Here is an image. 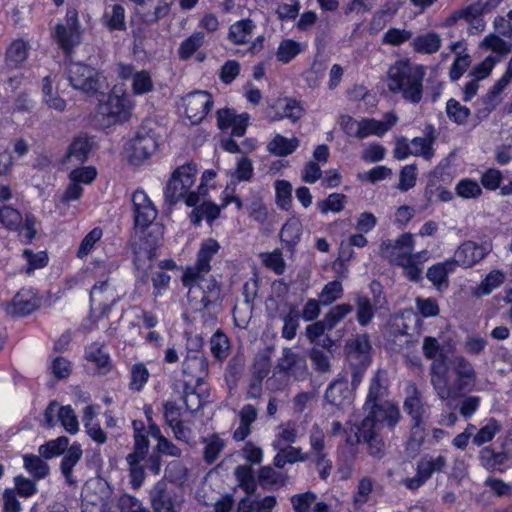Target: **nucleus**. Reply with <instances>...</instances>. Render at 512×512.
I'll return each mask as SVG.
<instances>
[{
    "mask_svg": "<svg viewBox=\"0 0 512 512\" xmlns=\"http://www.w3.org/2000/svg\"><path fill=\"white\" fill-rule=\"evenodd\" d=\"M436 140L435 128L432 124H428L424 129V137H415L411 140V154L414 156H422L426 160H430L434 156L433 144Z\"/></svg>",
    "mask_w": 512,
    "mask_h": 512,
    "instance_id": "obj_24",
    "label": "nucleus"
},
{
    "mask_svg": "<svg viewBox=\"0 0 512 512\" xmlns=\"http://www.w3.org/2000/svg\"><path fill=\"white\" fill-rule=\"evenodd\" d=\"M29 46L22 40L14 41L6 51V65L16 69L27 59Z\"/></svg>",
    "mask_w": 512,
    "mask_h": 512,
    "instance_id": "obj_37",
    "label": "nucleus"
},
{
    "mask_svg": "<svg viewBox=\"0 0 512 512\" xmlns=\"http://www.w3.org/2000/svg\"><path fill=\"white\" fill-rule=\"evenodd\" d=\"M324 399L329 405L341 410L351 404V391L348 387V380L343 376H338L332 381L324 394Z\"/></svg>",
    "mask_w": 512,
    "mask_h": 512,
    "instance_id": "obj_20",
    "label": "nucleus"
},
{
    "mask_svg": "<svg viewBox=\"0 0 512 512\" xmlns=\"http://www.w3.org/2000/svg\"><path fill=\"white\" fill-rule=\"evenodd\" d=\"M150 373L146 365L142 362L135 363L130 369L129 389L140 392L148 382Z\"/></svg>",
    "mask_w": 512,
    "mask_h": 512,
    "instance_id": "obj_51",
    "label": "nucleus"
},
{
    "mask_svg": "<svg viewBox=\"0 0 512 512\" xmlns=\"http://www.w3.org/2000/svg\"><path fill=\"white\" fill-rule=\"evenodd\" d=\"M36 303L31 298L26 297L22 292H18L11 302L5 306V311L11 316H26L36 309Z\"/></svg>",
    "mask_w": 512,
    "mask_h": 512,
    "instance_id": "obj_35",
    "label": "nucleus"
},
{
    "mask_svg": "<svg viewBox=\"0 0 512 512\" xmlns=\"http://www.w3.org/2000/svg\"><path fill=\"white\" fill-rule=\"evenodd\" d=\"M58 419L64 429L70 434H76L79 430L77 416L70 405L61 406L57 413Z\"/></svg>",
    "mask_w": 512,
    "mask_h": 512,
    "instance_id": "obj_61",
    "label": "nucleus"
},
{
    "mask_svg": "<svg viewBox=\"0 0 512 512\" xmlns=\"http://www.w3.org/2000/svg\"><path fill=\"white\" fill-rule=\"evenodd\" d=\"M286 476L276 471L271 466L261 467L258 474V482L263 489L269 490L273 487H281L285 484Z\"/></svg>",
    "mask_w": 512,
    "mask_h": 512,
    "instance_id": "obj_44",
    "label": "nucleus"
},
{
    "mask_svg": "<svg viewBox=\"0 0 512 512\" xmlns=\"http://www.w3.org/2000/svg\"><path fill=\"white\" fill-rule=\"evenodd\" d=\"M276 116L274 120L289 119L292 123L297 122L304 114L301 103L292 98H284L276 103Z\"/></svg>",
    "mask_w": 512,
    "mask_h": 512,
    "instance_id": "obj_30",
    "label": "nucleus"
},
{
    "mask_svg": "<svg viewBox=\"0 0 512 512\" xmlns=\"http://www.w3.org/2000/svg\"><path fill=\"white\" fill-rule=\"evenodd\" d=\"M306 48L305 44L293 39H283L277 48L276 58L279 62L287 64Z\"/></svg>",
    "mask_w": 512,
    "mask_h": 512,
    "instance_id": "obj_38",
    "label": "nucleus"
},
{
    "mask_svg": "<svg viewBox=\"0 0 512 512\" xmlns=\"http://www.w3.org/2000/svg\"><path fill=\"white\" fill-rule=\"evenodd\" d=\"M414 237L411 233H404L397 239H387L380 244L379 253L387 259L391 264L407 262L408 258L415 255L414 250Z\"/></svg>",
    "mask_w": 512,
    "mask_h": 512,
    "instance_id": "obj_9",
    "label": "nucleus"
},
{
    "mask_svg": "<svg viewBox=\"0 0 512 512\" xmlns=\"http://www.w3.org/2000/svg\"><path fill=\"white\" fill-rule=\"evenodd\" d=\"M222 206H218L212 202H203L195 207L191 214L190 220L194 225H199L203 219H206L209 225L220 216Z\"/></svg>",
    "mask_w": 512,
    "mask_h": 512,
    "instance_id": "obj_36",
    "label": "nucleus"
},
{
    "mask_svg": "<svg viewBox=\"0 0 512 512\" xmlns=\"http://www.w3.org/2000/svg\"><path fill=\"white\" fill-rule=\"evenodd\" d=\"M425 74L423 65L399 59L387 71V88L393 94H400L405 101L418 104L423 97Z\"/></svg>",
    "mask_w": 512,
    "mask_h": 512,
    "instance_id": "obj_2",
    "label": "nucleus"
},
{
    "mask_svg": "<svg viewBox=\"0 0 512 512\" xmlns=\"http://www.w3.org/2000/svg\"><path fill=\"white\" fill-rule=\"evenodd\" d=\"M238 416L240 423L233 433V438L236 441H243L251 433V424L256 421L258 410L252 404H246L240 409Z\"/></svg>",
    "mask_w": 512,
    "mask_h": 512,
    "instance_id": "obj_29",
    "label": "nucleus"
},
{
    "mask_svg": "<svg viewBox=\"0 0 512 512\" xmlns=\"http://www.w3.org/2000/svg\"><path fill=\"white\" fill-rule=\"evenodd\" d=\"M297 137L286 138L281 134H276L268 143L267 150L278 157H285L292 154L299 147Z\"/></svg>",
    "mask_w": 512,
    "mask_h": 512,
    "instance_id": "obj_33",
    "label": "nucleus"
},
{
    "mask_svg": "<svg viewBox=\"0 0 512 512\" xmlns=\"http://www.w3.org/2000/svg\"><path fill=\"white\" fill-rule=\"evenodd\" d=\"M425 437L424 423H411L410 436L407 440L406 449L417 454L425 441Z\"/></svg>",
    "mask_w": 512,
    "mask_h": 512,
    "instance_id": "obj_60",
    "label": "nucleus"
},
{
    "mask_svg": "<svg viewBox=\"0 0 512 512\" xmlns=\"http://www.w3.org/2000/svg\"><path fill=\"white\" fill-rule=\"evenodd\" d=\"M416 52L424 54H432L437 52L441 47V38L437 33L430 32L417 36L412 43Z\"/></svg>",
    "mask_w": 512,
    "mask_h": 512,
    "instance_id": "obj_42",
    "label": "nucleus"
},
{
    "mask_svg": "<svg viewBox=\"0 0 512 512\" xmlns=\"http://www.w3.org/2000/svg\"><path fill=\"white\" fill-rule=\"evenodd\" d=\"M69 447L68 437L60 436L57 439L50 440L41 445L38 451L40 456H42L44 459H51L60 454H64Z\"/></svg>",
    "mask_w": 512,
    "mask_h": 512,
    "instance_id": "obj_49",
    "label": "nucleus"
},
{
    "mask_svg": "<svg viewBox=\"0 0 512 512\" xmlns=\"http://www.w3.org/2000/svg\"><path fill=\"white\" fill-rule=\"evenodd\" d=\"M197 173L196 165L187 163L178 167L172 174L164 190L165 201L175 205L184 197L195 182Z\"/></svg>",
    "mask_w": 512,
    "mask_h": 512,
    "instance_id": "obj_6",
    "label": "nucleus"
},
{
    "mask_svg": "<svg viewBox=\"0 0 512 512\" xmlns=\"http://www.w3.org/2000/svg\"><path fill=\"white\" fill-rule=\"evenodd\" d=\"M353 307L348 303H343L332 307L322 319L328 327V330H332L336 325L343 320L349 313H351Z\"/></svg>",
    "mask_w": 512,
    "mask_h": 512,
    "instance_id": "obj_58",
    "label": "nucleus"
},
{
    "mask_svg": "<svg viewBox=\"0 0 512 512\" xmlns=\"http://www.w3.org/2000/svg\"><path fill=\"white\" fill-rule=\"evenodd\" d=\"M277 367L282 372H290L298 379H303L308 374L305 359L290 348H285L281 358L278 360Z\"/></svg>",
    "mask_w": 512,
    "mask_h": 512,
    "instance_id": "obj_23",
    "label": "nucleus"
},
{
    "mask_svg": "<svg viewBox=\"0 0 512 512\" xmlns=\"http://www.w3.org/2000/svg\"><path fill=\"white\" fill-rule=\"evenodd\" d=\"M454 262L448 259L431 266L427 271V279L432 282L437 290L448 287V275L455 270Z\"/></svg>",
    "mask_w": 512,
    "mask_h": 512,
    "instance_id": "obj_27",
    "label": "nucleus"
},
{
    "mask_svg": "<svg viewBox=\"0 0 512 512\" xmlns=\"http://www.w3.org/2000/svg\"><path fill=\"white\" fill-rule=\"evenodd\" d=\"M185 114L191 123L197 124L208 114L213 106V99L207 91H195L184 99Z\"/></svg>",
    "mask_w": 512,
    "mask_h": 512,
    "instance_id": "obj_16",
    "label": "nucleus"
},
{
    "mask_svg": "<svg viewBox=\"0 0 512 512\" xmlns=\"http://www.w3.org/2000/svg\"><path fill=\"white\" fill-rule=\"evenodd\" d=\"M343 295L342 283L338 280L328 282L319 294V302L324 305H330L332 302L341 298Z\"/></svg>",
    "mask_w": 512,
    "mask_h": 512,
    "instance_id": "obj_63",
    "label": "nucleus"
},
{
    "mask_svg": "<svg viewBox=\"0 0 512 512\" xmlns=\"http://www.w3.org/2000/svg\"><path fill=\"white\" fill-rule=\"evenodd\" d=\"M249 115L247 113L236 114L232 109H219L217 111V124L219 129H231V135L242 137L246 133Z\"/></svg>",
    "mask_w": 512,
    "mask_h": 512,
    "instance_id": "obj_19",
    "label": "nucleus"
},
{
    "mask_svg": "<svg viewBox=\"0 0 512 512\" xmlns=\"http://www.w3.org/2000/svg\"><path fill=\"white\" fill-rule=\"evenodd\" d=\"M345 350L348 363L371 364L372 346L367 334H358L348 339Z\"/></svg>",
    "mask_w": 512,
    "mask_h": 512,
    "instance_id": "obj_18",
    "label": "nucleus"
},
{
    "mask_svg": "<svg viewBox=\"0 0 512 512\" xmlns=\"http://www.w3.org/2000/svg\"><path fill=\"white\" fill-rule=\"evenodd\" d=\"M430 383L437 397L442 401L454 400L465 392H471L477 381L473 364L463 355H456L448 361L445 355L430 364Z\"/></svg>",
    "mask_w": 512,
    "mask_h": 512,
    "instance_id": "obj_1",
    "label": "nucleus"
},
{
    "mask_svg": "<svg viewBox=\"0 0 512 512\" xmlns=\"http://www.w3.org/2000/svg\"><path fill=\"white\" fill-rule=\"evenodd\" d=\"M234 474L239 487L248 495H252L257 487L252 468L246 465H239L236 467Z\"/></svg>",
    "mask_w": 512,
    "mask_h": 512,
    "instance_id": "obj_54",
    "label": "nucleus"
},
{
    "mask_svg": "<svg viewBox=\"0 0 512 512\" xmlns=\"http://www.w3.org/2000/svg\"><path fill=\"white\" fill-rule=\"evenodd\" d=\"M302 226L299 220L289 219L280 231V239L289 249H292L300 241Z\"/></svg>",
    "mask_w": 512,
    "mask_h": 512,
    "instance_id": "obj_43",
    "label": "nucleus"
},
{
    "mask_svg": "<svg viewBox=\"0 0 512 512\" xmlns=\"http://www.w3.org/2000/svg\"><path fill=\"white\" fill-rule=\"evenodd\" d=\"M81 25L79 22L78 11L76 8L69 7L65 15V23L58 24L55 27L54 37L65 53L80 44Z\"/></svg>",
    "mask_w": 512,
    "mask_h": 512,
    "instance_id": "obj_7",
    "label": "nucleus"
},
{
    "mask_svg": "<svg viewBox=\"0 0 512 512\" xmlns=\"http://www.w3.org/2000/svg\"><path fill=\"white\" fill-rule=\"evenodd\" d=\"M82 454L83 451L81 445L77 442H74L64 453V456L60 464V470L65 478L66 483L69 485H73L75 483V479L72 476V472L73 468L82 458Z\"/></svg>",
    "mask_w": 512,
    "mask_h": 512,
    "instance_id": "obj_28",
    "label": "nucleus"
},
{
    "mask_svg": "<svg viewBox=\"0 0 512 512\" xmlns=\"http://www.w3.org/2000/svg\"><path fill=\"white\" fill-rule=\"evenodd\" d=\"M486 14L483 12V8L481 6L472 3L465 8L454 11L451 15H449L445 20L446 26H453L458 21L464 20L468 24V32L471 35H476L484 31L485 29V21L483 19V15Z\"/></svg>",
    "mask_w": 512,
    "mask_h": 512,
    "instance_id": "obj_14",
    "label": "nucleus"
},
{
    "mask_svg": "<svg viewBox=\"0 0 512 512\" xmlns=\"http://www.w3.org/2000/svg\"><path fill=\"white\" fill-rule=\"evenodd\" d=\"M279 433L276 435V439L273 442V448L278 449L283 444H293L297 440V428L296 423L288 421L285 424L279 426Z\"/></svg>",
    "mask_w": 512,
    "mask_h": 512,
    "instance_id": "obj_59",
    "label": "nucleus"
},
{
    "mask_svg": "<svg viewBox=\"0 0 512 512\" xmlns=\"http://www.w3.org/2000/svg\"><path fill=\"white\" fill-rule=\"evenodd\" d=\"M447 468V459L443 455L437 457L424 456L417 462L416 470L428 481L434 473L444 472Z\"/></svg>",
    "mask_w": 512,
    "mask_h": 512,
    "instance_id": "obj_32",
    "label": "nucleus"
},
{
    "mask_svg": "<svg viewBox=\"0 0 512 512\" xmlns=\"http://www.w3.org/2000/svg\"><path fill=\"white\" fill-rule=\"evenodd\" d=\"M346 443L350 446H354L360 443H365L367 445L368 453L371 457L375 459H382L385 455V448L384 446H381V452L380 454H373L372 450V440H370L368 437L366 438L362 429V422L359 425H354L351 427V433L348 434L346 438Z\"/></svg>",
    "mask_w": 512,
    "mask_h": 512,
    "instance_id": "obj_48",
    "label": "nucleus"
},
{
    "mask_svg": "<svg viewBox=\"0 0 512 512\" xmlns=\"http://www.w3.org/2000/svg\"><path fill=\"white\" fill-rule=\"evenodd\" d=\"M255 27L251 19L237 21L229 28L228 40L237 45L245 44L252 36Z\"/></svg>",
    "mask_w": 512,
    "mask_h": 512,
    "instance_id": "obj_34",
    "label": "nucleus"
},
{
    "mask_svg": "<svg viewBox=\"0 0 512 512\" xmlns=\"http://www.w3.org/2000/svg\"><path fill=\"white\" fill-rule=\"evenodd\" d=\"M248 201L247 209L250 218L260 224L265 223L268 218V211L259 194H252Z\"/></svg>",
    "mask_w": 512,
    "mask_h": 512,
    "instance_id": "obj_57",
    "label": "nucleus"
},
{
    "mask_svg": "<svg viewBox=\"0 0 512 512\" xmlns=\"http://www.w3.org/2000/svg\"><path fill=\"white\" fill-rule=\"evenodd\" d=\"M182 373L200 385L208 374V362L204 355L185 356L182 363Z\"/></svg>",
    "mask_w": 512,
    "mask_h": 512,
    "instance_id": "obj_25",
    "label": "nucleus"
},
{
    "mask_svg": "<svg viewBox=\"0 0 512 512\" xmlns=\"http://www.w3.org/2000/svg\"><path fill=\"white\" fill-rule=\"evenodd\" d=\"M366 413L362 420V429L365 437L372 440L373 454H380L381 446L385 447L384 441L379 434L382 427L387 426L393 429L400 420L399 407L392 401L363 405Z\"/></svg>",
    "mask_w": 512,
    "mask_h": 512,
    "instance_id": "obj_3",
    "label": "nucleus"
},
{
    "mask_svg": "<svg viewBox=\"0 0 512 512\" xmlns=\"http://www.w3.org/2000/svg\"><path fill=\"white\" fill-rule=\"evenodd\" d=\"M85 358L94 363L98 368L105 369L107 371L111 368V361L109 354L104 351L102 344L95 342L86 347Z\"/></svg>",
    "mask_w": 512,
    "mask_h": 512,
    "instance_id": "obj_45",
    "label": "nucleus"
},
{
    "mask_svg": "<svg viewBox=\"0 0 512 512\" xmlns=\"http://www.w3.org/2000/svg\"><path fill=\"white\" fill-rule=\"evenodd\" d=\"M187 287L188 299L195 311L210 309L222 301L221 285L212 276L205 278V275H202Z\"/></svg>",
    "mask_w": 512,
    "mask_h": 512,
    "instance_id": "obj_5",
    "label": "nucleus"
},
{
    "mask_svg": "<svg viewBox=\"0 0 512 512\" xmlns=\"http://www.w3.org/2000/svg\"><path fill=\"white\" fill-rule=\"evenodd\" d=\"M446 113L448 118L457 125H464L471 114L468 107L461 105L459 101L451 98L446 103Z\"/></svg>",
    "mask_w": 512,
    "mask_h": 512,
    "instance_id": "obj_56",
    "label": "nucleus"
},
{
    "mask_svg": "<svg viewBox=\"0 0 512 512\" xmlns=\"http://www.w3.org/2000/svg\"><path fill=\"white\" fill-rule=\"evenodd\" d=\"M479 459L486 470L503 472L508 467L510 455L507 452H495L492 448L485 447L480 451Z\"/></svg>",
    "mask_w": 512,
    "mask_h": 512,
    "instance_id": "obj_26",
    "label": "nucleus"
},
{
    "mask_svg": "<svg viewBox=\"0 0 512 512\" xmlns=\"http://www.w3.org/2000/svg\"><path fill=\"white\" fill-rule=\"evenodd\" d=\"M92 149V142L86 136L76 137L69 145L64 162L75 160L78 163H84Z\"/></svg>",
    "mask_w": 512,
    "mask_h": 512,
    "instance_id": "obj_31",
    "label": "nucleus"
},
{
    "mask_svg": "<svg viewBox=\"0 0 512 512\" xmlns=\"http://www.w3.org/2000/svg\"><path fill=\"white\" fill-rule=\"evenodd\" d=\"M385 133L386 127H384L382 121L367 118L357 123V130L354 135L358 139H364L370 135L382 136Z\"/></svg>",
    "mask_w": 512,
    "mask_h": 512,
    "instance_id": "obj_50",
    "label": "nucleus"
},
{
    "mask_svg": "<svg viewBox=\"0 0 512 512\" xmlns=\"http://www.w3.org/2000/svg\"><path fill=\"white\" fill-rule=\"evenodd\" d=\"M203 459L208 464H213L226 446V442L218 434H213L203 439Z\"/></svg>",
    "mask_w": 512,
    "mask_h": 512,
    "instance_id": "obj_39",
    "label": "nucleus"
},
{
    "mask_svg": "<svg viewBox=\"0 0 512 512\" xmlns=\"http://www.w3.org/2000/svg\"><path fill=\"white\" fill-rule=\"evenodd\" d=\"M210 345L211 352L216 359L221 360L226 358L230 342L228 337L222 331L218 330L212 335Z\"/></svg>",
    "mask_w": 512,
    "mask_h": 512,
    "instance_id": "obj_64",
    "label": "nucleus"
},
{
    "mask_svg": "<svg viewBox=\"0 0 512 512\" xmlns=\"http://www.w3.org/2000/svg\"><path fill=\"white\" fill-rule=\"evenodd\" d=\"M389 395V380L387 371L379 369L372 377L369 385V391L364 405L388 402L386 398Z\"/></svg>",
    "mask_w": 512,
    "mask_h": 512,
    "instance_id": "obj_22",
    "label": "nucleus"
},
{
    "mask_svg": "<svg viewBox=\"0 0 512 512\" xmlns=\"http://www.w3.org/2000/svg\"><path fill=\"white\" fill-rule=\"evenodd\" d=\"M100 112L106 115L110 122H125L130 115L129 99L126 94L111 93L105 103L100 104Z\"/></svg>",
    "mask_w": 512,
    "mask_h": 512,
    "instance_id": "obj_17",
    "label": "nucleus"
},
{
    "mask_svg": "<svg viewBox=\"0 0 512 512\" xmlns=\"http://www.w3.org/2000/svg\"><path fill=\"white\" fill-rule=\"evenodd\" d=\"M356 318L361 326H367L375 315V309L371 300L365 296L358 295L355 299Z\"/></svg>",
    "mask_w": 512,
    "mask_h": 512,
    "instance_id": "obj_52",
    "label": "nucleus"
},
{
    "mask_svg": "<svg viewBox=\"0 0 512 512\" xmlns=\"http://www.w3.org/2000/svg\"><path fill=\"white\" fill-rule=\"evenodd\" d=\"M492 251V244L488 241L476 243L465 241L455 251L451 259L455 267L457 265L470 268L483 260Z\"/></svg>",
    "mask_w": 512,
    "mask_h": 512,
    "instance_id": "obj_12",
    "label": "nucleus"
},
{
    "mask_svg": "<svg viewBox=\"0 0 512 512\" xmlns=\"http://www.w3.org/2000/svg\"><path fill=\"white\" fill-rule=\"evenodd\" d=\"M103 21L110 31H123L126 29L125 9L120 4L111 6V10H106L103 15Z\"/></svg>",
    "mask_w": 512,
    "mask_h": 512,
    "instance_id": "obj_46",
    "label": "nucleus"
},
{
    "mask_svg": "<svg viewBox=\"0 0 512 512\" xmlns=\"http://www.w3.org/2000/svg\"><path fill=\"white\" fill-rule=\"evenodd\" d=\"M132 203L134 208L135 228L143 231L156 219L157 209L147 194L140 189H137L132 194Z\"/></svg>",
    "mask_w": 512,
    "mask_h": 512,
    "instance_id": "obj_15",
    "label": "nucleus"
},
{
    "mask_svg": "<svg viewBox=\"0 0 512 512\" xmlns=\"http://www.w3.org/2000/svg\"><path fill=\"white\" fill-rule=\"evenodd\" d=\"M23 219L20 211L10 205H3L0 208V222L7 230H19Z\"/></svg>",
    "mask_w": 512,
    "mask_h": 512,
    "instance_id": "obj_55",
    "label": "nucleus"
},
{
    "mask_svg": "<svg viewBox=\"0 0 512 512\" xmlns=\"http://www.w3.org/2000/svg\"><path fill=\"white\" fill-rule=\"evenodd\" d=\"M158 244V239L146 240L144 243L133 244V251L135 254L134 265L137 271L136 286L141 288L148 285L149 275L148 270L152 267V260L155 257V250Z\"/></svg>",
    "mask_w": 512,
    "mask_h": 512,
    "instance_id": "obj_10",
    "label": "nucleus"
},
{
    "mask_svg": "<svg viewBox=\"0 0 512 512\" xmlns=\"http://www.w3.org/2000/svg\"><path fill=\"white\" fill-rule=\"evenodd\" d=\"M280 318L283 321L282 337L286 340L294 339L299 328L300 312L295 306L291 305L289 311L284 315H280Z\"/></svg>",
    "mask_w": 512,
    "mask_h": 512,
    "instance_id": "obj_47",
    "label": "nucleus"
},
{
    "mask_svg": "<svg viewBox=\"0 0 512 512\" xmlns=\"http://www.w3.org/2000/svg\"><path fill=\"white\" fill-rule=\"evenodd\" d=\"M245 367V358L242 354L233 356L226 367L225 380L230 389H234L238 385V381L243 375Z\"/></svg>",
    "mask_w": 512,
    "mask_h": 512,
    "instance_id": "obj_40",
    "label": "nucleus"
},
{
    "mask_svg": "<svg viewBox=\"0 0 512 512\" xmlns=\"http://www.w3.org/2000/svg\"><path fill=\"white\" fill-rule=\"evenodd\" d=\"M66 78L75 90L88 96L97 95L103 88L105 77L97 69L80 63H71L66 69Z\"/></svg>",
    "mask_w": 512,
    "mask_h": 512,
    "instance_id": "obj_4",
    "label": "nucleus"
},
{
    "mask_svg": "<svg viewBox=\"0 0 512 512\" xmlns=\"http://www.w3.org/2000/svg\"><path fill=\"white\" fill-rule=\"evenodd\" d=\"M150 500L154 512H179L181 497L164 481H159L150 491Z\"/></svg>",
    "mask_w": 512,
    "mask_h": 512,
    "instance_id": "obj_13",
    "label": "nucleus"
},
{
    "mask_svg": "<svg viewBox=\"0 0 512 512\" xmlns=\"http://www.w3.org/2000/svg\"><path fill=\"white\" fill-rule=\"evenodd\" d=\"M42 458L34 454L25 455L23 458L25 469L36 480L46 478L50 472L49 465Z\"/></svg>",
    "mask_w": 512,
    "mask_h": 512,
    "instance_id": "obj_41",
    "label": "nucleus"
},
{
    "mask_svg": "<svg viewBox=\"0 0 512 512\" xmlns=\"http://www.w3.org/2000/svg\"><path fill=\"white\" fill-rule=\"evenodd\" d=\"M219 249L220 245L215 239L209 238L201 243L195 264L188 266L183 273L182 282L184 286H189L200 276L210 272V262Z\"/></svg>",
    "mask_w": 512,
    "mask_h": 512,
    "instance_id": "obj_8",
    "label": "nucleus"
},
{
    "mask_svg": "<svg viewBox=\"0 0 512 512\" xmlns=\"http://www.w3.org/2000/svg\"><path fill=\"white\" fill-rule=\"evenodd\" d=\"M158 148L157 135L147 125H142L131 139V161L139 164L150 158Z\"/></svg>",
    "mask_w": 512,
    "mask_h": 512,
    "instance_id": "obj_11",
    "label": "nucleus"
},
{
    "mask_svg": "<svg viewBox=\"0 0 512 512\" xmlns=\"http://www.w3.org/2000/svg\"><path fill=\"white\" fill-rule=\"evenodd\" d=\"M204 34L195 32L186 38L178 48V56L181 60H188L204 43Z\"/></svg>",
    "mask_w": 512,
    "mask_h": 512,
    "instance_id": "obj_53",
    "label": "nucleus"
},
{
    "mask_svg": "<svg viewBox=\"0 0 512 512\" xmlns=\"http://www.w3.org/2000/svg\"><path fill=\"white\" fill-rule=\"evenodd\" d=\"M309 358L312 362L314 369L319 373H328L331 370L330 356L328 352L323 351L318 347H312L309 351Z\"/></svg>",
    "mask_w": 512,
    "mask_h": 512,
    "instance_id": "obj_62",
    "label": "nucleus"
},
{
    "mask_svg": "<svg viewBox=\"0 0 512 512\" xmlns=\"http://www.w3.org/2000/svg\"><path fill=\"white\" fill-rule=\"evenodd\" d=\"M407 393L403 403L404 411L410 416L411 423H424L429 406L423 402L422 393L415 384L408 386Z\"/></svg>",
    "mask_w": 512,
    "mask_h": 512,
    "instance_id": "obj_21",
    "label": "nucleus"
}]
</instances>
